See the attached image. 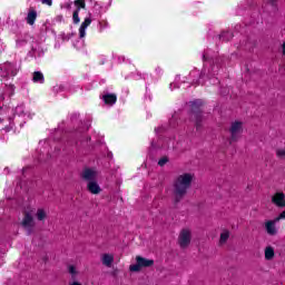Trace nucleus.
Masks as SVG:
<instances>
[{
    "mask_svg": "<svg viewBox=\"0 0 285 285\" xmlns=\"http://www.w3.org/2000/svg\"><path fill=\"white\" fill-rule=\"evenodd\" d=\"M86 130H88V128H85L83 132H86Z\"/></svg>",
    "mask_w": 285,
    "mask_h": 285,
    "instance_id": "43",
    "label": "nucleus"
},
{
    "mask_svg": "<svg viewBox=\"0 0 285 285\" xmlns=\"http://www.w3.org/2000/svg\"><path fill=\"white\" fill-rule=\"evenodd\" d=\"M81 131H77V135H80Z\"/></svg>",
    "mask_w": 285,
    "mask_h": 285,
    "instance_id": "44",
    "label": "nucleus"
},
{
    "mask_svg": "<svg viewBox=\"0 0 285 285\" xmlns=\"http://www.w3.org/2000/svg\"><path fill=\"white\" fill-rule=\"evenodd\" d=\"M208 59H209L208 52H205V53L203 55V60L208 61Z\"/></svg>",
    "mask_w": 285,
    "mask_h": 285,
    "instance_id": "35",
    "label": "nucleus"
},
{
    "mask_svg": "<svg viewBox=\"0 0 285 285\" xmlns=\"http://www.w3.org/2000/svg\"><path fill=\"white\" fill-rule=\"evenodd\" d=\"M6 51V45L4 43H1L0 46V52H4Z\"/></svg>",
    "mask_w": 285,
    "mask_h": 285,
    "instance_id": "37",
    "label": "nucleus"
},
{
    "mask_svg": "<svg viewBox=\"0 0 285 285\" xmlns=\"http://www.w3.org/2000/svg\"><path fill=\"white\" fill-rule=\"evenodd\" d=\"M166 164H168V158L167 157H164V158L158 160V166H166Z\"/></svg>",
    "mask_w": 285,
    "mask_h": 285,
    "instance_id": "32",
    "label": "nucleus"
},
{
    "mask_svg": "<svg viewBox=\"0 0 285 285\" xmlns=\"http://www.w3.org/2000/svg\"><path fill=\"white\" fill-rule=\"evenodd\" d=\"M13 115H17L18 117H24L26 116V107L23 105H19L13 109Z\"/></svg>",
    "mask_w": 285,
    "mask_h": 285,
    "instance_id": "23",
    "label": "nucleus"
},
{
    "mask_svg": "<svg viewBox=\"0 0 285 285\" xmlns=\"http://www.w3.org/2000/svg\"><path fill=\"white\" fill-rule=\"evenodd\" d=\"M179 79H180L179 76H177L175 78V81L169 85L170 90H175V89L179 88Z\"/></svg>",
    "mask_w": 285,
    "mask_h": 285,
    "instance_id": "29",
    "label": "nucleus"
},
{
    "mask_svg": "<svg viewBox=\"0 0 285 285\" xmlns=\"http://www.w3.org/2000/svg\"><path fill=\"white\" fill-rule=\"evenodd\" d=\"M26 21L29 26H35V21H37V10L30 9L27 14Z\"/></svg>",
    "mask_w": 285,
    "mask_h": 285,
    "instance_id": "18",
    "label": "nucleus"
},
{
    "mask_svg": "<svg viewBox=\"0 0 285 285\" xmlns=\"http://www.w3.org/2000/svg\"><path fill=\"white\" fill-rule=\"evenodd\" d=\"M32 215H35L32 210L26 212L21 223L28 235H30V233H32V228H35V218L32 217Z\"/></svg>",
    "mask_w": 285,
    "mask_h": 285,
    "instance_id": "10",
    "label": "nucleus"
},
{
    "mask_svg": "<svg viewBox=\"0 0 285 285\" xmlns=\"http://www.w3.org/2000/svg\"><path fill=\"white\" fill-rule=\"evenodd\" d=\"M58 39H61V41H70L72 39V33H60L58 36Z\"/></svg>",
    "mask_w": 285,
    "mask_h": 285,
    "instance_id": "28",
    "label": "nucleus"
},
{
    "mask_svg": "<svg viewBox=\"0 0 285 285\" xmlns=\"http://www.w3.org/2000/svg\"><path fill=\"white\" fill-rule=\"evenodd\" d=\"M278 222L274 218L272 220L265 222V230L267 235L275 236L277 235V224Z\"/></svg>",
    "mask_w": 285,
    "mask_h": 285,
    "instance_id": "12",
    "label": "nucleus"
},
{
    "mask_svg": "<svg viewBox=\"0 0 285 285\" xmlns=\"http://www.w3.org/2000/svg\"><path fill=\"white\" fill-rule=\"evenodd\" d=\"M19 70H21L19 63L7 61L0 66V77L4 79V81H8V79H12V77H17Z\"/></svg>",
    "mask_w": 285,
    "mask_h": 285,
    "instance_id": "2",
    "label": "nucleus"
},
{
    "mask_svg": "<svg viewBox=\"0 0 285 285\" xmlns=\"http://www.w3.org/2000/svg\"><path fill=\"white\" fill-rule=\"evenodd\" d=\"M272 203H274L275 206L278 208H285V195L282 191H277L272 197Z\"/></svg>",
    "mask_w": 285,
    "mask_h": 285,
    "instance_id": "11",
    "label": "nucleus"
},
{
    "mask_svg": "<svg viewBox=\"0 0 285 285\" xmlns=\"http://www.w3.org/2000/svg\"><path fill=\"white\" fill-rule=\"evenodd\" d=\"M233 37V32L226 31L220 35L222 41H230V38Z\"/></svg>",
    "mask_w": 285,
    "mask_h": 285,
    "instance_id": "27",
    "label": "nucleus"
},
{
    "mask_svg": "<svg viewBox=\"0 0 285 285\" xmlns=\"http://www.w3.org/2000/svg\"><path fill=\"white\" fill-rule=\"evenodd\" d=\"M193 239V232L190 228H184L180 230L178 236V244L180 248H188L190 246V240Z\"/></svg>",
    "mask_w": 285,
    "mask_h": 285,
    "instance_id": "6",
    "label": "nucleus"
},
{
    "mask_svg": "<svg viewBox=\"0 0 285 285\" xmlns=\"http://www.w3.org/2000/svg\"><path fill=\"white\" fill-rule=\"evenodd\" d=\"M45 28H48V23H45Z\"/></svg>",
    "mask_w": 285,
    "mask_h": 285,
    "instance_id": "42",
    "label": "nucleus"
},
{
    "mask_svg": "<svg viewBox=\"0 0 285 285\" xmlns=\"http://www.w3.org/2000/svg\"><path fill=\"white\" fill-rule=\"evenodd\" d=\"M274 257H275V249L271 246H267L265 248V259L267 262H271L272 259H274Z\"/></svg>",
    "mask_w": 285,
    "mask_h": 285,
    "instance_id": "22",
    "label": "nucleus"
},
{
    "mask_svg": "<svg viewBox=\"0 0 285 285\" xmlns=\"http://www.w3.org/2000/svg\"><path fill=\"white\" fill-rule=\"evenodd\" d=\"M156 72H157V75H161V72H164V70L161 69V67H157Z\"/></svg>",
    "mask_w": 285,
    "mask_h": 285,
    "instance_id": "36",
    "label": "nucleus"
},
{
    "mask_svg": "<svg viewBox=\"0 0 285 285\" xmlns=\"http://www.w3.org/2000/svg\"><path fill=\"white\" fill-rule=\"evenodd\" d=\"M92 23V18L89 17L85 18L83 22L81 23L80 28H79V38L83 39V37H86V30L88 29V26H90Z\"/></svg>",
    "mask_w": 285,
    "mask_h": 285,
    "instance_id": "14",
    "label": "nucleus"
},
{
    "mask_svg": "<svg viewBox=\"0 0 285 285\" xmlns=\"http://www.w3.org/2000/svg\"><path fill=\"white\" fill-rule=\"evenodd\" d=\"M12 128V119L6 118V115H3V110L0 109V135H6V132H10Z\"/></svg>",
    "mask_w": 285,
    "mask_h": 285,
    "instance_id": "8",
    "label": "nucleus"
},
{
    "mask_svg": "<svg viewBox=\"0 0 285 285\" xmlns=\"http://www.w3.org/2000/svg\"><path fill=\"white\" fill-rule=\"evenodd\" d=\"M228 237H230V232L223 230V233L220 234V244H226V242H228Z\"/></svg>",
    "mask_w": 285,
    "mask_h": 285,
    "instance_id": "26",
    "label": "nucleus"
},
{
    "mask_svg": "<svg viewBox=\"0 0 285 285\" xmlns=\"http://www.w3.org/2000/svg\"><path fill=\"white\" fill-rule=\"evenodd\" d=\"M7 95L8 97H12V95H14V85L7 86Z\"/></svg>",
    "mask_w": 285,
    "mask_h": 285,
    "instance_id": "30",
    "label": "nucleus"
},
{
    "mask_svg": "<svg viewBox=\"0 0 285 285\" xmlns=\"http://www.w3.org/2000/svg\"><path fill=\"white\" fill-rule=\"evenodd\" d=\"M194 177L193 174L185 173L176 178L174 181L175 204H179L184 199V196L188 193V188H190V184H193Z\"/></svg>",
    "mask_w": 285,
    "mask_h": 285,
    "instance_id": "1",
    "label": "nucleus"
},
{
    "mask_svg": "<svg viewBox=\"0 0 285 285\" xmlns=\"http://www.w3.org/2000/svg\"><path fill=\"white\" fill-rule=\"evenodd\" d=\"M68 273L71 275V279H77V275H79V272L77 271V267L75 265L68 266Z\"/></svg>",
    "mask_w": 285,
    "mask_h": 285,
    "instance_id": "25",
    "label": "nucleus"
},
{
    "mask_svg": "<svg viewBox=\"0 0 285 285\" xmlns=\"http://www.w3.org/2000/svg\"><path fill=\"white\" fill-rule=\"evenodd\" d=\"M66 90V87L63 85H58L53 87V92H63Z\"/></svg>",
    "mask_w": 285,
    "mask_h": 285,
    "instance_id": "31",
    "label": "nucleus"
},
{
    "mask_svg": "<svg viewBox=\"0 0 285 285\" xmlns=\"http://www.w3.org/2000/svg\"><path fill=\"white\" fill-rule=\"evenodd\" d=\"M267 3H275L277 0H265Z\"/></svg>",
    "mask_w": 285,
    "mask_h": 285,
    "instance_id": "39",
    "label": "nucleus"
},
{
    "mask_svg": "<svg viewBox=\"0 0 285 285\" xmlns=\"http://www.w3.org/2000/svg\"><path fill=\"white\" fill-rule=\"evenodd\" d=\"M101 99L107 106H115L117 104V95L115 94L104 92Z\"/></svg>",
    "mask_w": 285,
    "mask_h": 285,
    "instance_id": "15",
    "label": "nucleus"
},
{
    "mask_svg": "<svg viewBox=\"0 0 285 285\" xmlns=\"http://www.w3.org/2000/svg\"><path fill=\"white\" fill-rule=\"evenodd\" d=\"M229 132H230V144H233V141H239L244 132V122L242 121L232 122Z\"/></svg>",
    "mask_w": 285,
    "mask_h": 285,
    "instance_id": "5",
    "label": "nucleus"
},
{
    "mask_svg": "<svg viewBox=\"0 0 285 285\" xmlns=\"http://www.w3.org/2000/svg\"><path fill=\"white\" fill-rule=\"evenodd\" d=\"M202 106V100H195L190 102L191 108V119L195 121L196 126H199V121H202V110L199 107Z\"/></svg>",
    "mask_w": 285,
    "mask_h": 285,
    "instance_id": "9",
    "label": "nucleus"
},
{
    "mask_svg": "<svg viewBox=\"0 0 285 285\" xmlns=\"http://www.w3.org/2000/svg\"><path fill=\"white\" fill-rule=\"evenodd\" d=\"M101 262H102V265L106 266L107 268H112V264L115 262V255L105 253L101 255Z\"/></svg>",
    "mask_w": 285,
    "mask_h": 285,
    "instance_id": "16",
    "label": "nucleus"
},
{
    "mask_svg": "<svg viewBox=\"0 0 285 285\" xmlns=\"http://www.w3.org/2000/svg\"><path fill=\"white\" fill-rule=\"evenodd\" d=\"M275 155H276L277 159H279L281 161H284L285 160V148L284 147L276 148Z\"/></svg>",
    "mask_w": 285,
    "mask_h": 285,
    "instance_id": "24",
    "label": "nucleus"
},
{
    "mask_svg": "<svg viewBox=\"0 0 285 285\" xmlns=\"http://www.w3.org/2000/svg\"><path fill=\"white\" fill-rule=\"evenodd\" d=\"M193 83L196 85V86H199V80H193Z\"/></svg>",
    "mask_w": 285,
    "mask_h": 285,
    "instance_id": "40",
    "label": "nucleus"
},
{
    "mask_svg": "<svg viewBox=\"0 0 285 285\" xmlns=\"http://www.w3.org/2000/svg\"><path fill=\"white\" fill-rule=\"evenodd\" d=\"M29 40H30V36H21L16 40L17 48H23V46H26Z\"/></svg>",
    "mask_w": 285,
    "mask_h": 285,
    "instance_id": "20",
    "label": "nucleus"
},
{
    "mask_svg": "<svg viewBox=\"0 0 285 285\" xmlns=\"http://www.w3.org/2000/svg\"><path fill=\"white\" fill-rule=\"evenodd\" d=\"M32 81L33 83H43V81H46V79L43 78V73L41 71L33 72Z\"/></svg>",
    "mask_w": 285,
    "mask_h": 285,
    "instance_id": "21",
    "label": "nucleus"
},
{
    "mask_svg": "<svg viewBox=\"0 0 285 285\" xmlns=\"http://www.w3.org/2000/svg\"><path fill=\"white\" fill-rule=\"evenodd\" d=\"M72 6L76 7L72 14V21L73 23H79V21H81V19H79V12L81 9L86 8V0H75L73 2L69 0L63 4V8H66V10H72Z\"/></svg>",
    "mask_w": 285,
    "mask_h": 285,
    "instance_id": "3",
    "label": "nucleus"
},
{
    "mask_svg": "<svg viewBox=\"0 0 285 285\" xmlns=\"http://www.w3.org/2000/svg\"><path fill=\"white\" fill-rule=\"evenodd\" d=\"M87 189L89 193H91V195H99V193H101V187L95 180L88 183Z\"/></svg>",
    "mask_w": 285,
    "mask_h": 285,
    "instance_id": "17",
    "label": "nucleus"
},
{
    "mask_svg": "<svg viewBox=\"0 0 285 285\" xmlns=\"http://www.w3.org/2000/svg\"><path fill=\"white\" fill-rule=\"evenodd\" d=\"M82 179H85V181H95V179H97V170L92 169V168H86L82 171Z\"/></svg>",
    "mask_w": 285,
    "mask_h": 285,
    "instance_id": "13",
    "label": "nucleus"
},
{
    "mask_svg": "<svg viewBox=\"0 0 285 285\" xmlns=\"http://www.w3.org/2000/svg\"><path fill=\"white\" fill-rule=\"evenodd\" d=\"M217 72H219V65H212L210 68L208 70H206V68H204L203 72L199 73V71L194 70L189 73V77L193 79L195 77H205V75H207V77H215V75H217Z\"/></svg>",
    "mask_w": 285,
    "mask_h": 285,
    "instance_id": "7",
    "label": "nucleus"
},
{
    "mask_svg": "<svg viewBox=\"0 0 285 285\" xmlns=\"http://www.w3.org/2000/svg\"><path fill=\"white\" fill-rule=\"evenodd\" d=\"M104 28H108V22L101 23L99 22V31L102 32Z\"/></svg>",
    "mask_w": 285,
    "mask_h": 285,
    "instance_id": "33",
    "label": "nucleus"
},
{
    "mask_svg": "<svg viewBox=\"0 0 285 285\" xmlns=\"http://www.w3.org/2000/svg\"><path fill=\"white\" fill-rule=\"evenodd\" d=\"M46 217H48V212L43 208H38L36 212V219H38V222H43Z\"/></svg>",
    "mask_w": 285,
    "mask_h": 285,
    "instance_id": "19",
    "label": "nucleus"
},
{
    "mask_svg": "<svg viewBox=\"0 0 285 285\" xmlns=\"http://www.w3.org/2000/svg\"><path fill=\"white\" fill-rule=\"evenodd\" d=\"M283 55H285V42L283 43Z\"/></svg>",
    "mask_w": 285,
    "mask_h": 285,
    "instance_id": "41",
    "label": "nucleus"
},
{
    "mask_svg": "<svg viewBox=\"0 0 285 285\" xmlns=\"http://www.w3.org/2000/svg\"><path fill=\"white\" fill-rule=\"evenodd\" d=\"M43 6H52V0H41Z\"/></svg>",
    "mask_w": 285,
    "mask_h": 285,
    "instance_id": "34",
    "label": "nucleus"
},
{
    "mask_svg": "<svg viewBox=\"0 0 285 285\" xmlns=\"http://www.w3.org/2000/svg\"><path fill=\"white\" fill-rule=\"evenodd\" d=\"M151 266H155L154 259H148L142 256H136V264H132L129 266L130 273H139L141 268H150Z\"/></svg>",
    "mask_w": 285,
    "mask_h": 285,
    "instance_id": "4",
    "label": "nucleus"
},
{
    "mask_svg": "<svg viewBox=\"0 0 285 285\" xmlns=\"http://www.w3.org/2000/svg\"><path fill=\"white\" fill-rule=\"evenodd\" d=\"M118 61H119V63H121V61H126V57L119 56V57H118Z\"/></svg>",
    "mask_w": 285,
    "mask_h": 285,
    "instance_id": "38",
    "label": "nucleus"
}]
</instances>
